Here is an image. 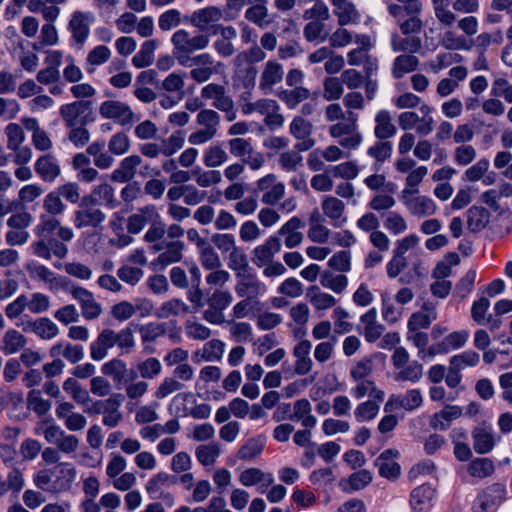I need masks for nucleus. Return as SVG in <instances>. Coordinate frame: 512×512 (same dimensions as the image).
<instances>
[{
  "label": "nucleus",
  "mask_w": 512,
  "mask_h": 512,
  "mask_svg": "<svg viewBox=\"0 0 512 512\" xmlns=\"http://www.w3.org/2000/svg\"><path fill=\"white\" fill-rule=\"evenodd\" d=\"M304 226L302 220L298 217H292L278 230L277 234L284 238V245L292 249L301 244L303 234L299 231Z\"/></svg>",
  "instance_id": "32"
},
{
  "label": "nucleus",
  "mask_w": 512,
  "mask_h": 512,
  "mask_svg": "<svg viewBox=\"0 0 512 512\" xmlns=\"http://www.w3.org/2000/svg\"><path fill=\"white\" fill-rule=\"evenodd\" d=\"M34 170L39 178L46 183L55 182L62 173L59 160L51 153L38 157L34 163Z\"/></svg>",
  "instance_id": "21"
},
{
  "label": "nucleus",
  "mask_w": 512,
  "mask_h": 512,
  "mask_svg": "<svg viewBox=\"0 0 512 512\" xmlns=\"http://www.w3.org/2000/svg\"><path fill=\"white\" fill-rule=\"evenodd\" d=\"M416 194L410 193V189H403L401 192L400 200L408 212L418 218L434 215L437 210L436 203L425 195Z\"/></svg>",
  "instance_id": "9"
},
{
  "label": "nucleus",
  "mask_w": 512,
  "mask_h": 512,
  "mask_svg": "<svg viewBox=\"0 0 512 512\" xmlns=\"http://www.w3.org/2000/svg\"><path fill=\"white\" fill-rule=\"evenodd\" d=\"M281 241L278 236H270L267 240L256 246L252 251V262L258 268H263L273 261L275 254L281 250Z\"/></svg>",
  "instance_id": "23"
},
{
  "label": "nucleus",
  "mask_w": 512,
  "mask_h": 512,
  "mask_svg": "<svg viewBox=\"0 0 512 512\" xmlns=\"http://www.w3.org/2000/svg\"><path fill=\"white\" fill-rule=\"evenodd\" d=\"M92 109V102L89 100H77L64 104L59 109V114L66 127H74L78 124L86 125L87 116L84 113Z\"/></svg>",
  "instance_id": "16"
},
{
  "label": "nucleus",
  "mask_w": 512,
  "mask_h": 512,
  "mask_svg": "<svg viewBox=\"0 0 512 512\" xmlns=\"http://www.w3.org/2000/svg\"><path fill=\"white\" fill-rule=\"evenodd\" d=\"M95 22V16L89 11H75L71 15L68 28L72 39L82 48L90 35V27Z\"/></svg>",
  "instance_id": "14"
},
{
  "label": "nucleus",
  "mask_w": 512,
  "mask_h": 512,
  "mask_svg": "<svg viewBox=\"0 0 512 512\" xmlns=\"http://www.w3.org/2000/svg\"><path fill=\"white\" fill-rule=\"evenodd\" d=\"M229 153L247 163L251 170H259L265 163V157L261 152L254 149L249 139L233 137L227 141Z\"/></svg>",
  "instance_id": "5"
},
{
  "label": "nucleus",
  "mask_w": 512,
  "mask_h": 512,
  "mask_svg": "<svg viewBox=\"0 0 512 512\" xmlns=\"http://www.w3.org/2000/svg\"><path fill=\"white\" fill-rule=\"evenodd\" d=\"M451 0H432L434 14L439 23L451 27L456 22V15L449 9Z\"/></svg>",
  "instance_id": "55"
},
{
  "label": "nucleus",
  "mask_w": 512,
  "mask_h": 512,
  "mask_svg": "<svg viewBox=\"0 0 512 512\" xmlns=\"http://www.w3.org/2000/svg\"><path fill=\"white\" fill-rule=\"evenodd\" d=\"M435 496V490L427 484L414 488L410 494V507L413 512H425Z\"/></svg>",
  "instance_id": "34"
},
{
  "label": "nucleus",
  "mask_w": 512,
  "mask_h": 512,
  "mask_svg": "<svg viewBox=\"0 0 512 512\" xmlns=\"http://www.w3.org/2000/svg\"><path fill=\"white\" fill-rule=\"evenodd\" d=\"M189 313L188 305L181 299L173 298L162 303L155 311L158 319H168L172 316Z\"/></svg>",
  "instance_id": "46"
},
{
  "label": "nucleus",
  "mask_w": 512,
  "mask_h": 512,
  "mask_svg": "<svg viewBox=\"0 0 512 512\" xmlns=\"http://www.w3.org/2000/svg\"><path fill=\"white\" fill-rule=\"evenodd\" d=\"M229 159L226 150L216 144L209 146L203 154V163L208 168H217L225 164Z\"/></svg>",
  "instance_id": "51"
},
{
  "label": "nucleus",
  "mask_w": 512,
  "mask_h": 512,
  "mask_svg": "<svg viewBox=\"0 0 512 512\" xmlns=\"http://www.w3.org/2000/svg\"><path fill=\"white\" fill-rule=\"evenodd\" d=\"M141 164L142 158L137 154H132L123 158L118 167L113 170L111 180L117 183H126L131 181L135 177L137 169Z\"/></svg>",
  "instance_id": "28"
},
{
  "label": "nucleus",
  "mask_w": 512,
  "mask_h": 512,
  "mask_svg": "<svg viewBox=\"0 0 512 512\" xmlns=\"http://www.w3.org/2000/svg\"><path fill=\"white\" fill-rule=\"evenodd\" d=\"M235 292L240 298L256 299L264 295L267 286L258 278L253 269L236 275Z\"/></svg>",
  "instance_id": "12"
},
{
  "label": "nucleus",
  "mask_w": 512,
  "mask_h": 512,
  "mask_svg": "<svg viewBox=\"0 0 512 512\" xmlns=\"http://www.w3.org/2000/svg\"><path fill=\"white\" fill-rule=\"evenodd\" d=\"M101 372L110 377L118 387L137 378V372L129 369L126 362L120 358H112L105 362L101 367Z\"/></svg>",
  "instance_id": "19"
},
{
  "label": "nucleus",
  "mask_w": 512,
  "mask_h": 512,
  "mask_svg": "<svg viewBox=\"0 0 512 512\" xmlns=\"http://www.w3.org/2000/svg\"><path fill=\"white\" fill-rule=\"evenodd\" d=\"M71 297L78 303L80 307V316L86 321L98 319L103 313V307L98 302L90 290L72 283L67 286V290Z\"/></svg>",
  "instance_id": "4"
},
{
  "label": "nucleus",
  "mask_w": 512,
  "mask_h": 512,
  "mask_svg": "<svg viewBox=\"0 0 512 512\" xmlns=\"http://www.w3.org/2000/svg\"><path fill=\"white\" fill-rule=\"evenodd\" d=\"M290 134L297 140L295 145L298 151H308L315 145V140L311 138L313 124L303 116H295L289 125Z\"/></svg>",
  "instance_id": "17"
},
{
  "label": "nucleus",
  "mask_w": 512,
  "mask_h": 512,
  "mask_svg": "<svg viewBox=\"0 0 512 512\" xmlns=\"http://www.w3.org/2000/svg\"><path fill=\"white\" fill-rule=\"evenodd\" d=\"M27 270L32 278L38 279L50 285V288H62L65 291L71 281L64 277H57L48 267L40 264H28Z\"/></svg>",
  "instance_id": "29"
},
{
  "label": "nucleus",
  "mask_w": 512,
  "mask_h": 512,
  "mask_svg": "<svg viewBox=\"0 0 512 512\" xmlns=\"http://www.w3.org/2000/svg\"><path fill=\"white\" fill-rule=\"evenodd\" d=\"M51 402L42 396L40 390L33 389L27 394V408L38 416L46 415L51 409Z\"/></svg>",
  "instance_id": "54"
},
{
  "label": "nucleus",
  "mask_w": 512,
  "mask_h": 512,
  "mask_svg": "<svg viewBox=\"0 0 512 512\" xmlns=\"http://www.w3.org/2000/svg\"><path fill=\"white\" fill-rule=\"evenodd\" d=\"M239 481L246 487L261 484L259 490L263 493L265 488L273 484L274 477L271 473H264L261 469L253 467L242 471L239 476Z\"/></svg>",
  "instance_id": "35"
},
{
  "label": "nucleus",
  "mask_w": 512,
  "mask_h": 512,
  "mask_svg": "<svg viewBox=\"0 0 512 512\" xmlns=\"http://www.w3.org/2000/svg\"><path fill=\"white\" fill-rule=\"evenodd\" d=\"M473 448L478 454L491 452L497 443V436L491 425L482 422L472 431Z\"/></svg>",
  "instance_id": "20"
},
{
  "label": "nucleus",
  "mask_w": 512,
  "mask_h": 512,
  "mask_svg": "<svg viewBox=\"0 0 512 512\" xmlns=\"http://www.w3.org/2000/svg\"><path fill=\"white\" fill-rule=\"evenodd\" d=\"M390 44L394 52L404 54L418 53L422 49V39L419 36L402 37L396 32L391 34Z\"/></svg>",
  "instance_id": "37"
},
{
  "label": "nucleus",
  "mask_w": 512,
  "mask_h": 512,
  "mask_svg": "<svg viewBox=\"0 0 512 512\" xmlns=\"http://www.w3.org/2000/svg\"><path fill=\"white\" fill-rule=\"evenodd\" d=\"M284 76L283 66L276 60L267 61L261 70L259 78V89L264 94H269L273 91L275 85L282 82Z\"/></svg>",
  "instance_id": "22"
},
{
  "label": "nucleus",
  "mask_w": 512,
  "mask_h": 512,
  "mask_svg": "<svg viewBox=\"0 0 512 512\" xmlns=\"http://www.w3.org/2000/svg\"><path fill=\"white\" fill-rule=\"evenodd\" d=\"M225 350V343L219 339H212L206 342L200 350H197L193 354L195 361L200 358L207 362L221 360Z\"/></svg>",
  "instance_id": "41"
},
{
  "label": "nucleus",
  "mask_w": 512,
  "mask_h": 512,
  "mask_svg": "<svg viewBox=\"0 0 512 512\" xmlns=\"http://www.w3.org/2000/svg\"><path fill=\"white\" fill-rule=\"evenodd\" d=\"M197 251L199 255V261L204 269L215 270L221 268L222 263L220 257L214 248L210 245V243H207Z\"/></svg>",
  "instance_id": "63"
},
{
  "label": "nucleus",
  "mask_w": 512,
  "mask_h": 512,
  "mask_svg": "<svg viewBox=\"0 0 512 512\" xmlns=\"http://www.w3.org/2000/svg\"><path fill=\"white\" fill-rule=\"evenodd\" d=\"M374 122L375 127L373 132L377 140H387L396 135L397 127L393 122V117L389 110H378L375 114Z\"/></svg>",
  "instance_id": "30"
},
{
  "label": "nucleus",
  "mask_w": 512,
  "mask_h": 512,
  "mask_svg": "<svg viewBox=\"0 0 512 512\" xmlns=\"http://www.w3.org/2000/svg\"><path fill=\"white\" fill-rule=\"evenodd\" d=\"M192 179L195 180L198 186L208 188L221 182L222 175L219 170L211 168L210 170H203L197 167L191 171Z\"/></svg>",
  "instance_id": "52"
},
{
  "label": "nucleus",
  "mask_w": 512,
  "mask_h": 512,
  "mask_svg": "<svg viewBox=\"0 0 512 512\" xmlns=\"http://www.w3.org/2000/svg\"><path fill=\"white\" fill-rule=\"evenodd\" d=\"M266 444V437L263 435H257L248 439L238 450L237 457L240 460H253L259 456Z\"/></svg>",
  "instance_id": "43"
},
{
  "label": "nucleus",
  "mask_w": 512,
  "mask_h": 512,
  "mask_svg": "<svg viewBox=\"0 0 512 512\" xmlns=\"http://www.w3.org/2000/svg\"><path fill=\"white\" fill-rule=\"evenodd\" d=\"M360 323L363 325V335L369 343L379 340L385 330L384 326L377 321L376 308H370L366 313L361 315Z\"/></svg>",
  "instance_id": "31"
},
{
  "label": "nucleus",
  "mask_w": 512,
  "mask_h": 512,
  "mask_svg": "<svg viewBox=\"0 0 512 512\" xmlns=\"http://www.w3.org/2000/svg\"><path fill=\"white\" fill-rule=\"evenodd\" d=\"M463 410L457 405H447L440 412L435 413L431 420L430 426L436 430H447L453 420L460 418Z\"/></svg>",
  "instance_id": "36"
},
{
  "label": "nucleus",
  "mask_w": 512,
  "mask_h": 512,
  "mask_svg": "<svg viewBox=\"0 0 512 512\" xmlns=\"http://www.w3.org/2000/svg\"><path fill=\"white\" fill-rule=\"evenodd\" d=\"M86 197H91L95 201V205L99 201H102L107 207L109 208H115L118 205V201L115 197L114 188L107 184L103 183L98 186H96L90 195H87Z\"/></svg>",
  "instance_id": "56"
},
{
  "label": "nucleus",
  "mask_w": 512,
  "mask_h": 512,
  "mask_svg": "<svg viewBox=\"0 0 512 512\" xmlns=\"http://www.w3.org/2000/svg\"><path fill=\"white\" fill-rule=\"evenodd\" d=\"M160 213L154 204H148L136 209L126 222L127 232L130 234H139L146 226H150L158 220Z\"/></svg>",
  "instance_id": "15"
},
{
  "label": "nucleus",
  "mask_w": 512,
  "mask_h": 512,
  "mask_svg": "<svg viewBox=\"0 0 512 512\" xmlns=\"http://www.w3.org/2000/svg\"><path fill=\"white\" fill-rule=\"evenodd\" d=\"M358 116L348 111V121L337 122L328 129L329 135L338 140L343 149L356 150L363 142V135L358 129Z\"/></svg>",
  "instance_id": "2"
},
{
  "label": "nucleus",
  "mask_w": 512,
  "mask_h": 512,
  "mask_svg": "<svg viewBox=\"0 0 512 512\" xmlns=\"http://www.w3.org/2000/svg\"><path fill=\"white\" fill-rule=\"evenodd\" d=\"M418 65L419 60L413 54H401L393 61L392 75L395 79H400L405 74L415 71Z\"/></svg>",
  "instance_id": "44"
},
{
  "label": "nucleus",
  "mask_w": 512,
  "mask_h": 512,
  "mask_svg": "<svg viewBox=\"0 0 512 512\" xmlns=\"http://www.w3.org/2000/svg\"><path fill=\"white\" fill-rule=\"evenodd\" d=\"M306 299L317 311L328 310L334 307L337 303V300L333 295L323 292L320 287L316 285H313L307 289Z\"/></svg>",
  "instance_id": "38"
},
{
  "label": "nucleus",
  "mask_w": 512,
  "mask_h": 512,
  "mask_svg": "<svg viewBox=\"0 0 512 512\" xmlns=\"http://www.w3.org/2000/svg\"><path fill=\"white\" fill-rule=\"evenodd\" d=\"M136 345L133 331L123 328L116 332L111 328L102 329L89 345L90 358L93 361H102L108 356L110 349L117 346L122 353H130Z\"/></svg>",
  "instance_id": "1"
},
{
  "label": "nucleus",
  "mask_w": 512,
  "mask_h": 512,
  "mask_svg": "<svg viewBox=\"0 0 512 512\" xmlns=\"http://www.w3.org/2000/svg\"><path fill=\"white\" fill-rule=\"evenodd\" d=\"M105 219V213L95 205L94 199L91 197H83L79 208L74 212L73 223L77 229L87 227L97 228Z\"/></svg>",
  "instance_id": "6"
},
{
  "label": "nucleus",
  "mask_w": 512,
  "mask_h": 512,
  "mask_svg": "<svg viewBox=\"0 0 512 512\" xmlns=\"http://www.w3.org/2000/svg\"><path fill=\"white\" fill-rule=\"evenodd\" d=\"M321 208L334 227H341L347 222L345 216V203L337 197L325 196L321 202Z\"/></svg>",
  "instance_id": "27"
},
{
  "label": "nucleus",
  "mask_w": 512,
  "mask_h": 512,
  "mask_svg": "<svg viewBox=\"0 0 512 512\" xmlns=\"http://www.w3.org/2000/svg\"><path fill=\"white\" fill-rule=\"evenodd\" d=\"M423 376V365L418 361H411L406 366L398 369L393 374L396 382L417 383Z\"/></svg>",
  "instance_id": "47"
},
{
  "label": "nucleus",
  "mask_w": 512,
  "mask_h": 512,
  "mask_svg": "<svg viewBox=\"0 0 512 512\" xmlns=\"http://www.w3.org/2000/svg\"><path fill=\"white\" fill-rule=\"evenodd\" d=\"M506 490L502 484L495 483L480 493L473 502V512H495L505 500Z\"/></svg>",
  "instance_id": "11"
},
{
  "label": "nucleus",
  "mask_w": 512,
  "mask_h": 512,
  "mask_svg": "<svg viewBox=\"0 0 512 512\" xmlns=\"http://www.w3.org/2000/svg\"><path fill=\"white\" fill-rule=\"evenodd\" d=\"M244 17L247 21L252 22L261 29L267 28L270 23L267 20L268 9L265 3L262 2H256L255 5L246 9Z\"/></svg>",
  "instance_id": "57"
},
{
  "label": "nucleus",
  "mask_w": 512,
  "mask_h": 512,
  "mask_svg": "<svg viewBox=\"0 0 512 512\" xmlns=\"http://www.w3.org/2000/svg\"><path fill=\"white\" fill-rule=\"evenodd\" d=\"M49 354L51 357L62 356L69 363L76 364L84 358V347L82 345L60 341L50 348Z\"/></svg>",
  "instance_id": "33"
},
{
  "label": "nucleus",
  "mask_w": 512,
  "mask_h": 512,
  "mask_svg": "<svg viewBox=\"0 0 512 512\" xmlns=\"http://www.w3.org/2000/svg\"><path fill=\"white\" fill-rule=\"evenodd\" d=\"M383 225L393 235L402 234L408 228L406 219L395 211H390L383 215Z\"/></svg>",
  "instance_id": "61"
},
{
  "label": "nucleus",
  "mask_w": 512,
  "mask_h": 512,
  "mask_svg": "<svg viewBox=\"0 0 512 512\" xmlns=\"http://www.w3.org/2000/svg\"><path fill=\"white\" fill-rule=\"evenodd\" d=\"M399 456V452L395 449H387L383 451L375 460V466L381 477L388 480H396L400 475V465L395 461Z\"/></svg>",
  "instance_id": "25"
},
{
  "label": "nucleus",
  "mask_w": 512,
  "mask_h": 512,
  "mask_svg": "<svg viewBox=\"0 0 512 512\" xmlns=\"http://www.w3.org/2000/svg\"><path fill=\"white\" fill-rule=\"evenodd\" d=\"M408 18L398 19L396 23L404 36H419L423 29V22L419 14H406Z\"/></svg>",
  "instance_id": "64"
},
{
  "label": "nucleus",
  "mask_w": 512,
  "mask_h": 512,
  "mask_svg": "<svg viewBox=\"0 0 512 512\" xmlns=\"http://www.w3.org/2000/svg\"><path fill=\"white\" fill-rule=\"evenodd\" d=\"M176 482L177 479L173 475H170L166 472H159L150 478V480L145 485V489L148 494L157 496L163 492L162 488L174 485Z\"/></svg>",
  "instance_id": "53"
},
{
  "label": "nucleus",
  "mask_w": 512,
  "mask_h": 512,
  "mask_svg": "<svg viewBox=\"0 0 512 512\" xmlns=\"http://www.w3.org/2000/svg\"><path fill=\"white\" fill-rule=\"evenodd\" d=\"M196 123L201 128L217 135L220 125V115L215 110L202 109L196 116Z\"/></svg>",
  "instance_id": "62"
},
{
  "label": "nucleus",
  "mask_w": 512,
  "mask_h": 512,
  "mask_svg": "<svg viewBox=\"0 0 512 512\" xmlns=\"http://www.w3.org/2000/svg\"><path fill=\"white\" fill-rule=\"evenodd\" d=\"M266 59V53L262 50V48L256 43L253 44L247 50H244L238 53L233 59V64L235 67H242L244 64H248L242 72L245 73L247 78V82L245 83L246 87L253 86L255 82V78L257 75V70L252 65L255 63L262 62Z\"/></svg>",
  "instance_id": "10"
},
{
  "label": "nucleus",
  "mask_w": 512,
  "mask_h": 512,
  "mask_svg": "<svg viewBox=\"0 0 512 512\" xmlns=\"http://www.w3.org/2000/svg\"><path fill=\"white\" fill-rule=\"evenodd\" d=\"M157 47L158 41L156 39L145 41L140 50L133 56L132 64L138 69L150 66L154 61V52Z\"/></svg>",
  "instance_id": "45"
},
{
  "label": "nucleus",
  "mask_w": 512,
  "mask_h": 512,
  "mask_svg": "<svg viewBox=\"0 0 512 512\" xmlns=\"http://www.w3.org/2000/svg\"><path fill=\"white\" fill-rule=\"evenodd\" d=\"M171 43L179 63L187 65L189 54L205 49L209 44V37L205 34L191 36L186 30L180 29L172 35Z\"/></svg>",
  "instance_id": "3"
},
{
  "label": "nucleus",
  "mask_w": 512,
  "mask_h": 512,
  "mask_svg": "<svg viewBox=\"0 0 512 512\" xmlns=\"http://www.w3.org/2000/svg\"><path fill=\"white\" fill-rule=\"evenodd\" d=\"M220 453L221 449L217 443L199 445L195 450V456L203 466L213 465Z\"/></svg>",
  "instance_id": "60"
},
{
  "label": "nucleus",
  "mask_w": 512,
  "mask_h": 512,
  "mask_svg": "<svg viewBox=\"0 0 512 512\" xmlns=\"http://www.w3.org/2000/svg\"><path fill=\"white\" fill-rule=\"evenodd\" d=\"M99 114L103 119H110L121 126H132L139 120L131 107L119 100H106L99 106Z\"/></svg>",
  "instance_id": "7"
},
{
  "label": "nucleus",
  "mask_w": 512,
  "mask_h": 512,
  "mask_svg": "<svg viewBox=\"0 0 512 512\" xmlns=\"http://www.w3.org/2000/svg\"><path fill=\"white\" fill-rule=\"evenodd\" d=\"M184 243L180 240L171 241L165 245V250L151 262L154 270H162L165 267L180 262L183 258Z\"/></svg>",
  "instance_id": "26"
},
{
  "label": "nucleus",
  "mask_w": 512,
  "mask_h": 512,
  "mask_svg": "<svg viewBox=\"0 0 512 512\" xmlns=\"http://www.w3.org/2000/svg\"><path fill=\"white\" fill-rule=\"evenodd\" d=\"M16 326L21 328L23 332L34 333L42 340L54 339L59 334V327L48 317L32 319L25 316L16 323Z\"/></svg>",
  "instance_id": "13"
},
{
  "label": "nucleus",
  "mask_w": 512,
  "mask_h": 512,
  "mask_svg": "<svg viewBox=\"0 0 512 512\" xmlns=\"http://www.w3.org/2000/svg\"><path fill=\"white\" fill-rule=\"evenodd\" d=\"M37 237L54 238L56 234L62 243L70 242L74 238L73 230L68 226H63L57 216L40 215L39 223L34 228Z\"/></svg>",
  "instance_id": "8"
},
{
  "label": "nucleus",
  "mask_w": 512,
  "mask_h": 512,
  "mask_svg": "<svg viewBox=\"0 0 512 512\" xmlns=\"http://www.w3.org/2000/svg\"><path fill=\"white\" fill-rule=\"evenodd\" d=\"M320 284L336 294H341L348 286V278L344 274H335L326 270L320 275Z\"/></svg>",
  "instance_id": "50"
},
{
  "label": "nucleus",
  "mask_w": 512,
  "mask_h": 512,
  "mask_svg": "<svg viewBox=\"0 0 512 512\" xmlns=\"http://www.w3.org/2000/svg\"><path fill=\"white\" fill-rule=\"evenodd\" d=\"M393 152L392 143L387 140H378L367 150V155L375 159L374 169L378 171L383 162L391 158Z\"/></svg>",
  "instance_id": "48"
},
{
  "label": "nucleus",
  "mask_w": 512,
  "mask_h": 512,
  "mask_svg": "<svg viewBox=\"0 0 512 512\" xmlns=\"http://www.w3.org/2000/svg\"><path fill=\"white\" fill-rule=\"evenodd\" d=\"M32 253L44 260L49 261L52 255L63 259L68 253L67 246L56 238L38 237V240L31 244Z\"/></svg>",
  "instance_id": "18"
},
{
  "label": "nucleus",
  "mask_w": 512,
  "mask_h": 512,
  "mask_svg": "<svg viewBox=\"0 0 512 512\" xmlns=\"http://www.w3.org/2000/svg\"><path fill=\"white\" fill-rule=\"evenodd\" d=\"M54 471V493L69 491L75 482L76 468L68 462H60L53 467Z\"/></svg>",
  "instance_id": "24"
},
{
  "label": "nucleus",
  "mask_w": 512,
  "mask_h": 512,
  "mask_svg": "<svg viewBox=\"0 0 512 512\" xmlns=\"http://www.w3.org/2000/svg\"><path fill=\"white\" fill-rule=\"evenodd\" d=\"M27 343L26 337L16 329H8L1 341V351L5 355L16 354L21 351Z\"/></svg>",
  "instance_id": "42"
},
{
  "label": "nucleus",
  "mask_w": 512,
  "mask_h": 512,
  "mask_svg": "<svg viewBox=\"0 0 512 512\" xmlns=\"http://www.w3.org/2000/svg\"><path fill=\"white\" fill-rule=\"evenodd\" d=\"M228 268L235 272V276L238 273H243L252 268L249 266L248 256L241 247H236L228 255Z\"/></svg>",
  "instance_id": "59"
},
{
  "label": "nucleus",
  "mask_w": 512,
  "mask_h": 512,
  "mask_svg": "<svg viewBox=\"0 0 512 512\" xmlns=\"http://www.w3.org/2000/svg\"><path fill=\"white\" fill-rule=\"evenodd\" d=\"M310 90L305 87H294L278 93L279 99L289 108H296L301 102L310 98Z\"/></svg>",
  "instance_id": "49"
},
{
  "label": "nucleus",
  "mask_w": 512,
  "mask_h": 512,
  "mask_svg": "<svg viewBox=\"0 0 512 512\" xmlns=\"http://www.w3.org/2000/svg\"><path fill=\"white\" fill-rule=\"evenodd\" d=\"M222 17L223 13L220 8L209 6L193 12L191 15V24L200 30H204L209 24L220 21Z\"/></svg>",
  "instance_id": "39"
},
{
  "label": "nucleus",
  "mask_w": 512,
  "mask_h": 512,
  "mask_svg": "<svg viewBox=\"0 0 512 512\" xmlns=\"http://www.w3.org/2000/svg\"><path fill=\"white\" fill-rule=\"evenodd\" d=\"M488 212L483 207L472 206L467 211V226L470 231L477 232L486 227Z\"/></svg>",
  "instance_id": "58"
},
{
  "label": "nucleus",
  "mask_w": 512,
  "mask_h": 512,
  "mask_svg": "<svg viewBox=\"0 0 512 512\" xmlns=\"http://www.w3.org/2000/svg\"><path fill=\"white\" fill-rule=\"evenodd\" d=\"M372 479L371 472L362 469L352 473L348 478H342L339 486L344 492L350 493L365 488L372 482Z\"/></svg>",
  "instance_id": "40"
}]
</instances>
